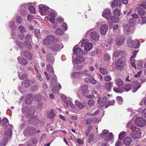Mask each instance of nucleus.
<instances>
[{
    "instance_id": "f257e3e1",
    "label": "nucleus",
    "mask_w": 146,
    "mask_h": 146,
    "mask_svg": "<svg viewBox=\"0 0 146 146\" xmlns=\"http://www.w3.org/2000/svg\"><path fill=\"white\" fill-rule=\"evenodd\" d=\"M102 16L108 21H111L114 23H117L119 21V18L111 15V11L108 9H105L103 12Z\"/></svg>"
},
{
    "instance_id": "f03ea898",
    "label": "nucleus",
    "mask_w": 146,
    "mask_h": 146,
    "mask_svg": "<svg viewBox=\"0 0 146 146\" xmlns=\"http://www.w3.org/2000/svg\"><path fill=\"white\" fill-rule=\"evenodd\" d=\"M126 60L123 57H121L118 59L115 62V66L119 70H123L125 65Z\"/></svg>"
},
{
    "instance_id": "7ed1b4c3",
    "label": "nucleus",
    "mask_w": 146,
    "mask_h": 146,
    "mask_svg": "<svg viewBox=\"0 0 146 146\" xmlns=\"http://www.w3.org/2000/svg\"><path fill=\"white\" fill-rule=\"evenodd\" d=\"M81 43V46L84 47V49L86 51H90L92 48L93 46L92 44L90 42H88V40L87 39H83L81 42L80 41L79 44Z\"/></svg>"
},
{
    "instance_id": "20e7f679",
    "label": "nucleus",
    "mask_w": 146,
    "mask_h": 146,
    "mask_svg": "<svg viewBox=\"0 0 146 146\" xmlns=\"http://www.w3.org/2000/svg\"><path fill=\"white\" fill-rule=\"evenodd\" d=\"M141 134L140 129L137 127L132 131L131 134V136L133 139H139L141 137Z\"/></svg>"
},
{
    "instance_id": "39448f33",
    "label": "nucleus",
    "mask_w": 146,
    "mask_h": 146,
    "mask_svg": "<svg viewBox=\"0 0 146 146\" xmlns=\"http://www.w3.org/2000/svg\"><path fill=\"white\" fill-rule=\"evenodd\" d=\"M135 124L139 127H143L145 125L146 121L145 118L141 117H138L136 118L135 121Z\"/></svg>"
},
{
    "instance_id": "423d86ee",
    "label": "nucleus",
    "mask_w": 146,
    "mask_h": 146,
    "mask_svg": "<svg viewBox=\"0 0 146 146\" xmlns=\"http://www.w3.org/2000/svg\"><path fill=\"white\" fill-rule=\"evenodd\" d=\"M49 7L45 5H39L38 10L42 15H45L48 12Z\"/></svg>"
},
{
    "instance_id": "0eeeda50",
    "label": "nucleus",
    "mask_w": 146,
    "mask_h": 146,
    "mask_svg": "<svg viewBox=\"0 0 146 146\" xmlns=\"http://www.w3.org/2000/svg\"><path fill=\"white\" fill-rule=\"evenodd\" d=\"M63 48V45L62 43H60L59 44H54L49 47L50 49L54 52L57 51L59 49L62 48Z\"/></svg>"
},
{
    "instance_id": "6e6552de",
    "label": "nucleus",
    "mask_w": 146,
    "mask_h": 146,
    "mask_svg": "<svg viewBox=\"0 0 146 146\" xmlns=\"http://www.w3.org/2000/svg\"><path fill=\"white\" fill-rule=\"evenodd\" d=\"M125 40V39L123 36H118L115 40V44L117 46H121L123 44Z\"/></svg>"
},
{
    "instance_id": "1a4fd4ad",
    "label": "nucleus",
    "mask_w": 146,
    "mask_h": 146,
    "mask_svg": "<svg viewBox=\"0 0 146 146\" xmlns=\"http://www.w3.org/2000/svg\"><path fill=\"white\" fill-rule=\"evenodd\" d=\"M36 130L35 129L31 127H28L25 129L24 132V134L25 135H32L36 133Z\"/></svg>"
},
{
    "instance_id": "9d476101",
    "label": "nucleus",
    "mask_w": 146,
    "mask_h": 146,
    "mask_svg": "<svg viewBox=\"0 0 146 146\" xmlns=\"http://www.w3.org/2000/svg\"><path fill=\"white\" fill-rule=\"evenodd\" d=\"M82 72H74L71 74V77L73 78L79 79L81 78L83 75Z\"/></svg>"
},
{
    "instance_id": "9b49d317",
    "label": "nucleus",
    "mask_w": 146,
    "mask_h": 146,
    "mask_svg": "<svg viewBox=\"0 0 146 146\" xmlns=\"http://www.w3.org/2000/svg\"><path fill=\"white\" fill-rule=\"evenodd\" d=\"M108 30V26L106 24H104L100 27V33L102 35H106Z\"/></svg>"
},
{
    "instance_id": "f8f14e48",
    "label": "nucleus",
    "mask_w": 146,
    "mask_h": 146,
    "mask_svg": "<svg viewBox=\"0 0 146 146\" xmlns=\"http://www.w3.org/2000/svg\"><path fill=\"white\" fill-rule=\"evenodd\" d=\"M49 18L48 19L52 23H54L55 20V15L54 12L52 11H50L48 12ZM48 18V17H45L46 18Z\"/></svg>"
},
{
    "instance_id": "ddd939ff",
    "label": "nucleus",
    "mask_w": 146,
    "mask_h": 146,
    "mask_svg": "<svg viewBox=\"0 0 146 146\" xmlns=\"http://www.w3.org/2000/svg\"><path fill=\"white\" fill-rule=\"evenodd\" d=\"M91 38L94 40L97 41L99 38V34L96 31L91 32L90 34Z\"/></svg>"
},
{
    "instance_id": "4468645a",
    "label": "nucleus",
    "mask_w": 146,
    "mask_h": 146,
    "mask_svg": "<svg viewBox=\"0 0 146 146\" xmlns=\"http://www.w3.org/2000/svg\"><path fill=\"white\" fill-rule=\"evenodd\" d=\"M81 90L83 95L84 96H87V95L89 93L88 86L86 85L82 86L81 87Z\"/></svg>"
},
{
    "instance_id": "2eb2a0df",
    "label": "nucleus",
    "mask_w": 146,
    "mask_h": 146,
    "mask_svg": "<svg viewBox=\"0 0 146 146\" xmlns=\"http://www.w3.org/2000/svg\"><path fill=\"white\" fill-rule=\"evenodd\" d=\"M85 60V58L83 56H78L74 59V61L76 64H78L83 62Z\"/></svg>"
},
{
    "instance_id": "dca6fc26",
    "label": "nucleus",
    "mask_w": 146,
    "mask_h": 146,
    "mask_svg": "<svg viewBox=\"0 0 146 146\" xmlns=\"http://www.w3.org/2000/svg\"><path fill=\"white\" fill-rule=\"evenodd\" d=\"M121 5V3L119 0H115L112 2L111 7L113 8L118 6H120Z\"/></svg>"
},
{
    "instance_id": "f3484780",
    "label": "nucleus",
    "mask_w": 146,
    "mask_h": 146,
    "mask_svg": "<svg viewBox=\"0 0 146 146\" xmlns=\"http://www.w3.org/2000/svg\"><path fill=\"white\" fill-rule=\"evenodd\" d=\"M141 84L137 81H135L133 83L132 87L134 90L133 91L134 92H135L140 87Z\"/></svg>"
},
{
    "instance_id": "a211bd4d",
    "label": "nucleus",
    "mask_w": 146,
    "mask_h": 146,
    "mask_svg": "<svg viewBox=\"0 0 146 146\" xmlns=\"http://www.w3.org/2000/svg\"><path fill=\"white\" fill-rule=\"evenodd\" d=\"M74 53L76 55L82 54V51L79 47L75 46L73 49Z\"/></svg>"
},
{
    "instance_id": "6ab92c4d",
    "label": "nucleus",
    "mask_w": 146,
    "mask_h": 146,
    "mask_svg": "<svg viewBox=\"0 0 146 146\" xmlns=\"http://www.w3.org/2000/svg\"><path fill=\"white\" fill-rule=\"evenodd\" d=\"M23 54L25 57L27 59L31 60L32 58V56L31 54L29 52L26 51L24 52H21V55Z\"/></svg>"
},
{
    "instance_id": "aec40b11",
    "label": "nucleus",
    "mask_w": 146,
    "mask_h": 146,
    "mask_svg": "<svg viewBox=\"0 0 146 146\" xmlns=\"http://www.w3.org/2000/svg\"><path fill=\"white\" fill-rule=\"evenodd\" d=\"M132 141V139L130 137H127L123 139V143L126 145H130Z\"/></svg>"
},
{
    "instance_id": "412c9836",
    "label": "nucleus",
    "mask_w": 146,
    "mask_h": 146,
    "mask_svg": "<svg viewBox=\"0 0 146 146\" xmlns=\"http://www.w3.org/2000/svg\"><path fill=\"white\" fill-rule=\"evenodd\" d=\"M127 127L130 129L132 131L134 130L136 128H137L134 125L133 122L131 121H129L126 125Z\"/></svg>"
},
{
    "instance_id": "4be33fe9",
    "label": "nucleus",
    "mask_w": 146,
    "mask_h": 146,
    "mask_svg": "<svg viewBox=\"0 0 146 146\" xmlns=\"http://www.w3.org/2000/svg\"><path fill=\"white\" fill-rule=\"evenodd\" d=\"M27 5L28 7L29 11L31 13H34L36 12V10L35 7L31 3H28Z\"/></svg>"
},
{
    "instance_id": "5701e85b",
    "label": "nucleus",
    "mask_w": 146,
    "mask_h": 146,
    "mask_svg": "<svg viewBox=\"0 0 146 146\" xmlns=\"http://www.w3.org/2000/svg\"><path fill=\"white\" fill-rule=\"evenodd\" d=\"M76 106L80 109H82L85 107L86 105L85 103L83 102L81 103L80 102H76Z\"/></svg>"
},
{
    "instance_id": "b1692460",
    "label": "nucleus",
    "mask_w": 146,
    "mask_h": 146,
    "mask_svg": "<svg viewBox=\"0 0 146 146\" xmlns=\"http://www.w3.org/2000/svg\"><path fill=\"white\" fill-rule=\"evenodd\" d=\"M138 13L141 16H143L145 15V11L144 9L140 7H138L137 8Z\"/></svg>"
},
{
    "instance_id": "393cba45",
    "label": "nucleus",
    "mask_w": 146,
    "mask_h": 146,
    "mask_svg": "<svg viewBox=\"0 0 146 146\" xmlns=\"http://www.w3.org/2000/svg\"><path fill=\"white\" fill-rule=\"evenodd\" d=\"M112 82H108L105 84V88L109 91H110L112 87Z\"/></svg>"
},
{
    "instance_id": "a878e982",
    "label": "nucleus",
    "mask_w": 146,
    "mask_h": 146,
    "mask_svg": "<svg viewBox=\"0 0 146 146\" xmlns=\"http://www.w3.org/2000/svg\"><path fill=\"white\" fill-rule=\"evenodd\" d=\"M115 83L116 85L118 86H123L124 83L122 80L120 79H117L115 80Z\"/></svg>"
},
{
    "instance_id": "bb28decb",
    "label": "nucleus",
    "mask_w": 146,
    "mask_h": 146,
    "mask_svg": "<svg viewBox=\"0 0 146 146\" xmlns=\"http://www.w3.org/2000/svg\"><path fill=\"white\" fill-rule=\"evenodd\" d=\"M17 60L19 63L21 64L25 65L27 64V60L22 57H19L18 58Z\"/></svg>"
},
{
    "instance_id": "cd10ccee",
    "label": "nucleus",
    "mask_w": 146,
    "mask_h": 146,
    "mask_svg": "<svg viewBox=\"0 0 146 146\" xmlns=\"http://www.w3.org/2000/svg\"><path fill=\"white\" fill-rule=\"evenodd\" d=\"M12 133L11 129H7L4 133V136L7 138H9L11 135Z\"/></svg>"
},
{
    "instance_id": "c85d7f7f",
    "label": "nucleus",
    "mask_w": 146,
    "mask_h": 146,
    "mask_svg": "<svg viewBox=\"0 0 146 146\" xmlns=\"http://www.w3.org/2000/svg\"><path fill=\"white\" fill-rule=\"evenodd\" d=\"M48 117L49 118H52L55 116L54 111L52 110H50L48 112Z\"/></svg>"
},
{
    "instance_id": "c756f323",
    "label": "nucleus",
    "mask_w": 146,
    "mask_h": 146,
    "mask_svg": "<svg viewBox=\"0 0 146 146\" xmlns=\"http://www.w3.org/2000/svg\"><path fill=\"white\" fill-rule=\"evenodd\" d=\"M35 112L34 108L33 107H31L27 113V117H29L31 115H34Z\"/></svg>"
},
{
    "instance_id": "7c9ffc66",
    "label": "nucleus",
    "mask_w": 146,
    "mask_h": 146,
    "mask_svg": "<svg viewBox=\"0 0 146 146\" xmlns=\"http://www.w3.org/2000/svg\"><path fill=\"white\" fill-rule=\"evenodd\" d=\"M47 60L49 63H53L54 60L52 56L50 54H47L46 57Z\"/></svg>"
},
{
    "instance_id": "2f4dec72",
    "label": "nucleus",
    "mask_w": 146,
    "mask_h": 146,
    "mask_svg": "<svg viewBox=\"0 0 146 146\" xmlns=\"http://www.w3.org/2000/svg\"><path fill=\"white\" fill-rule=\"evenodd\" d=\"M33 98H32V95L31 94H29L27 96L25 102L26 104H30L32 101Z\"/></svg>"
},
{
    "instance_id": "473e14b6",
    "label": "nucleus",
    "mask_w": 146,
    "mask_h": 146,
    "mask_svg": "<svg viewBox=\"0 0 146 146\" xmlns=\"http://www.w3.org/2000/svg\"><path fill=\"white\" fill-rule=\"evenodd\" d=\"M123 30L125 33L127 34H128L130 32V30L129 27L128 25H125L123 26Z\"/></svg>"
},
{
    "instance_id": "72a5a7b5",
    "label": "nucleus",
    "mask_w": 146,
    "mask_h": 146,
    "mask_svg": "<svg viewBox=\"0 0 146 146\" xmlns=\"http://www.w3.org/2000/svg\"><path fill=\"white\" fill-rule=\"evenodd\" d=\"M113 90L115 92L117 93H121L124 92V91L123 90L122 88H117L116 87H113Z\"/></svg>"
},
{
    "instance_id": "f704fd0d",
    "label": "nucleus",
    "mask_w": 146,
    "mask_h": 146,
    "mask_svg": "<svg viewBox=\"0 0 146 146\" xmlns=\"http://www.w3.org/2000/svg\"><path fill=\"white\" fill-rule=\"evenodd\" d=\"M107 98L106 97H104L102 98V101L100 103V104L101 105V106H105V105L106 104H107V103L108 102L107 101Z\"/></svg>"
},
{
    "instance_id": "c9c22d12",
    "label": "nucleus",
    "mask_w": 146,
    "mask_h": 146,
    "mask_svg": "<svg viewBox=\"0 0 146 146\" xmlns=\"http://www.w3.org/2000/svg\"><path fill=\"white\" fill-rule=\"evenodd\" d=\"M55 33L56 35H62L64 33L63 31L60 28L56 29L55 30Z\"/></svg>"
},
{
    "instance_id": "e433bc0d",
    "label": "nucleus",
    "mask_w": 146,
    "mask_h": 146,
    "mask_svg": "<svg viewBox=\"0 0 146 146\" xmlns=\"http://www.w3.org/2000/svg\"><path fill=\"white\" fill-rule=\"evenodd\" d=\"M58 84V85L59 86V87H55L54 88H53L52 90V92L54 93H57L58 90L61 89V86L60 84Z\"/></svg>"
},
{
    "instance_id": "4c0bfd02",
    "label": "nucleus",
    "mask_w": 146,
    "mask_h": 146,
    "mask_svg": "<svg viewBox=\"0 0 146 146\" xmlns=\"http://www.w3.org/2000/svg\"><path fill=\"white\" fill-rule=\"evenodd\" d=\"M123 53V52L119 50H115L113 53V56L115 57H118L121 53Z\"/></svg>"
},
{
    "instance_id": "58836bf2",
    "label": "nucleus",
    "mask_w": 146,
    "mask_h": 146,
    "mask_svg": "<svg viewBox=\"0 0 146 146\" xmlns=\"http://www.w3.org/2000/svg\"><path fill=\"white\" fill-rule=\"evenodd\" d=\"M127 45L129 47H134V41L130 39L128 40L127 42Z\"/></svg>"
},
{
    "instance_id": "ea45409f",
    "label": "nucleus",
    "mask_w": 146,
    "mask_h": 146,
    "mask_svg": "<svg viewBox=\"0 0 146 146\" xmlns=\"http://www.w3.org/2000/svg\"><path fill=\"white\" fill-rule=\"evenodd\" d=\"M21 84L23 85L25 87H28L30 84L29 81L28 80H26L25 81L21 83Z\"/></svg>"
},
{
    "instance_id": "a19ab883",
    "label": "nucleus",
    "mask_w": 146,
    "mask_h": 146,
    "mask_svg": "<svg viewBox=\"0 0 146 146\" xmlns=\"http://www.w3.org/2000/svg\"><path fill=\"white\" fill-rule=\"evenodd\" d=\"M115 101L114 100H112L111 101H109L107 103V104L105 105V107L106 108L108 106L110 105H113L115 103Z\"/></svg>"
},
{
    "instance_id": "79ce46f5",
    "label": "nucleus",
    "mask_w": 146,
    "mask_h": 146,
    "mask_svg": "<svg viewBox=\"0 0 146 146\" xmlns=\"http://www.w3.org/2000/svg\"><path fill=\"white\" fill-rule=\"evenodd\" d=\"M113 13L116 16H119L120 15V12L118 9L116 8L114 10Z\"/></svg>"
},
{
    "instance_id": "37998d69",
    "label": "nucleus",
    "mask_w": 146,
    "mask_h": 146,
    "mask_svg": "<svg viewBox=\"0 0 146 146\" xmlns=\"http://www.w3.org/2000/svg\"><path fill=\"white\" fill-rule=\"evenodd\" d=\"M65 103L68 107H69L72 108L71 110L74 109V106L70 101L69 100L68 102L67 101V103Z\"/></svg>"
},
{
    "instance_id": "c03bdc74",
    "label": "nucleus",
    "mask_w": 146,
    "mask_h": 146,
    "mask_svg": "<svg viewBox=\"0 0 146 146\" xmlns=\"http://www.w3.org/2000/svg\"><path fill=\"white\" fill-rule=\"evenodd\" d=\"M131 85L130 84H127L125 85L123 88V90H125L126 92L128 91L131 89Z\"/></svg>"
},
{
    "instance_id": "a18cd8bd",
    "label": "nucleus",
    "mask_w": 146,
    "mask_h": 146,
    "mask_svg": "<svg viewBox=\"0 0 146 146\" xmlns=\"http://www.w3.org/2000/svg\"><path fill=\"white\" fill-rule=\"evenodd\" d=\"M134 48H137L139 47L140 46V42L138 39L134 41Z\"/></svg>"
},
{
    "instance_id": "49530a36",
    "label": "nucleus",
    "mask_w": 146,
    "mask_h": 146,
    "mask_svg": "<svg viewBox=\"0 0 146 146\" xmlns=\"http://www.w3.org/2000/svg\"><path fill=\"white\" fill-rule=\"evenodd\" d=\"M126 133L124 131L121 132L119 135V138L120 140L122 139L126 135Z\"/></svg>"
},
{
    "instance_id": "de8ad7c7",
    "label": "nucleus",
    "mask_w": 146,
    "mask_h": 146,
    "mask_svg": "<svg viewBox=\"0 0 146 146\" xmlns=\"http://www.w3.org/2000/svg\"><path fill=\"white\" fill-rule=\"evenodd\" d=\"M15 19L17 23L21 24L22 23V19L20 16H17Z\"/></svg>"
},
{
    "instance_id": "09e8293b",
    "label": "nucleus",
    "mask_w": 146,
    "mask_h": 146,
    "mask_svg": "<svg viewBox=\"0 0 146 146\" xmlns=\"http://www.w3.org/2000/svg\"><path fill=\"white\" fill-rule=\"evenodd\" d=\"M100 70L101 73L103 74H105L108 73V70L105 68H100Z\"/></svg>"
},
{
    "instance_id": "8fccbe9b",
    "label": "nucleus",
    "mask_w": 146,
    "mask_h": 146,
    "mask_svg": "<svg viewBox=\"0 0 146 146\" xmlns=\"http://www.w3.org/2000/svg\"><path fill=\"white\" fill-rule=\"evenodd\" d=\"M113 134L112 133H110L108 136L106 138L105 141L106 142L107 141L110 140L112 139L113 138Z\"/></svg>"
},
{
    "instance_id": "3c124183",
    "label": "nucleus",
    "mask_w": 146,
    "mask_h": 146,
    "mask_svg": "<svg viewBox=\"0 0 146 146\" xmlns=\"http://www.w3.org/2000/svg\"><path fill=\"white\" fill-rule=\"evenodd\" d=\"M117 101L119 104H121L123 103V100L121 96H117Z\"/></svg>"
},
{
    "instance_id": "603ef678",
    "label": "nucleus",
    "mask_w": 146,
    "mask_h": 146,
    "mask_svg": "<svg viewBox=\"0 0 146 146\" xmlns=\"http://www.w3.org/2000/svg\"><path fill=\"white\" fill-rule=\"evenodd\" d=\"M19 29L20 32L24 33L26 31V29L23 26L20 25L19 27Z\"/></svg>"
},
{
    "instance_id": "864d4df0",
    "label": "nucleus",
    "mask_w": 146,
    "mask_h": 146,
    "mask_svg": "<svg viewBox=\"0 0 146 146\" xmlns=\"http://www.w3.org/2000/svg\"><path fill=\"white\" fill-rule=\"evenodd\" d=\"M47 71L49 72L52 73L54 72L53 68L51 66L50 64H48L47 66Z\"/></svg>"
},
{
    "instance_id": "5fc2aeb1",
    "label": "nucleus",
    "mask_w": 146,
    "mask_h": 146,
    "mask_svg": "<svg viewBox=\"0 0 146 146\" xmlns=\"http://www.w3.org/2000/svg\"><path fill=\"white\" fill-rule=\"evenodd\" d=\"M130 62L131 65L134 67L135 69H136L135 66V60L133 58H130Z\"/></svg>"
},
{
    "instance_id": "6e6d98bb",
    "label": "nucleus",
    "mask_w": 146,
    "mask_h": 146,
    "mask_svg": "<svg viewBox=\"0 0 146 146\" xmlns=\"http://www.w3.org/2000/svg\"><path fill=\"white\" fill-rule=\"evenodd\" d=\"M108 131L106 130H104L102 132L101 136L103 137H105L108 134Z\"/></svg>"
},
{
    "instance_id": "4d7b16f0",
    "label": "nucleus",
    "mask_w": 146,
    "mask_h": 146,
    "mask_svg": "<svg viewBox=\"0 0 146 146\" xmlns=\"http://www.w3.org/2000/svg\"><path fill=\"white\" fill-rule=\"evenodd\" d=\"M35 35L36 36V37H37V38H40V34L39 31L38 29H36L35 30Z\"/></svg>"
},
{
    "instance_id": "13d9d810",
    "label": "nucleus",
    "mask_w": 146,
    "mask_h": 146,
    "mask_svg": "<svg viewBox=\"0 0 146 146\" xmlns=\"http://www.w3.org/2000/svg\"><path fill=\"white\" fill-rule=\"evenodd\" d=\"M90 82H91L92 84H96L97 83V81L95 80L94 78L92 77L91 76V77L90 78Z\"/></svg>"
},
{
    "instance_id": "bf43d9fd",
    "label": "nucleus",
    "mask_w": 146,
    "mask_h": 146,
    "mask_svg": "<svg viewBox=\"0 0 146 146\" xmlns=\"http://www.w3.org/2000/svg\"><path fill=\"white\" fill-rule=\"evenodd\" d=\"M56 78H54V77L52 78V80H51V82L50 83L51 85H52H52L54 84H55L56 83L57 81H56Z\"/></svg>"
},
{
    "instance_id": "052dcab7",
    "label": "nucleus",
    "mask_w": 146,
    "mask_h": 146,
    "mask_svg": "<svg viewBox=\"0 0 146 146\" xmlns=\"http://www.w3.org/2000/svg\"><path fill=\"white\" fill-rule=\"evenodd\" d=\"M94 135L91 133L89 135L88 139V141L89 142H91L94 139Z\"/></svg>"
},
{
    "instance_id": "680f3d73",
    "label": "nucleus",
    "mask_w": 146,
    "mask_h": 146,
    "mask_svg": "<svg viewBox=\"0 0 146 146\" xmlns=\"http://www.w3.org/2000/svg\"><path fill=\"white\" fill-rule=\"evenodd\" d=\"M88 104L90 106H93L94 103V101L93 100H90L88 102Z\"/></svg>"
},
{
    "instance_id": "e2e57ef3",
    "label": "nucleus",
    "mask_w": 146,
    "mask_h": 146,
    "mask_svg": "<svg viewBox=\"0 0 146 146\" xmlns=\"http://www.w3.org/2000/svg\"><path fill=\"white\" fill-rule=\"evenodd\" d=\"M84 73L83 75L84 74L85 76H87L88 77H91V75L89 74L88 73V71L87 70H85Z\"/></svg>"
},
{
    "instance_id": "0e129e2a",
    "label": "nucleus",
    "mask_w": 146,
    "mask_h": 146,
    "mask_svg": "<svg viewBox=\"0 0 146 146\" xmlns=\"http://www.w3.org/2000/svg\"><path fill=\"white\" fill-rule=\"evenodd\" d=\"M19 78L21 80L27 77V75L26 74H23L21 75L19 74Z\"/></svg>"
},
{
    "instance_id": "69168bd1",
    "label": "nucleus",
    "mask_w": 146,
    "mask_h": 146,
    "mask_svg": "<svg viewBox=\"0 0 146 146\" xmlns=\"http://www.w3.org/2000/svg\"><path fill=\"white\" fill-rule=\"evenodd\" d=\"M37 120L36 118L34 117H32L29 120V122L31 123L35 122Z\"/></svg>"
},
{
    "instance_id": "338daca9",
    "label": "nucleus",
    "mask_w": 146,
    "mask_h": 146,
    "mask_svg": "<svg viewBox=\"0 0 146 146\" xmlns=\"http://www.w3.org/2000/svg\"><path fill=\"white\" fill-rule=\"evenodd\" d=\"M8 120L6 118H3L2 121V124L3 125H5L6 123H8Z\"/></svg>"
},
{
    "instance_id": "774afa93",
    "label": "nucleus",
    "mask_w": 146,
    "mask_h": 146,
    "mask_svg": "<svg viewBox=\"0 0 146 146\" xmlns=\"http://www.w3.org/2000/svg\"><path fill=\"white\" fill-rule=\"evenodd\" d=\"M46 38L50 41H53L54 40V37L52 35L48 36Z\"/></svg>"
}]
</instances>
